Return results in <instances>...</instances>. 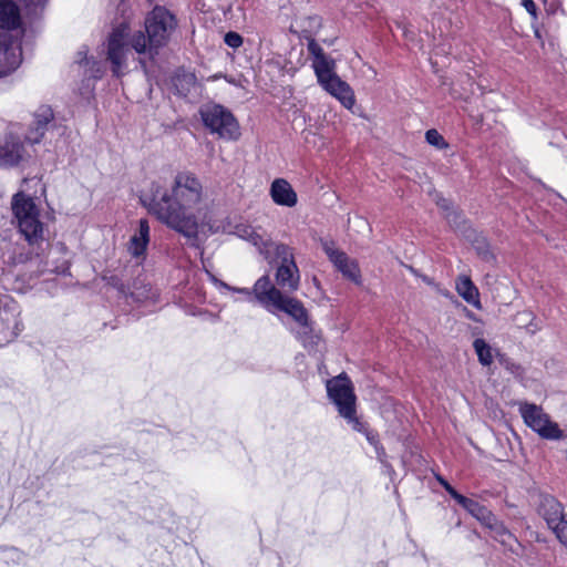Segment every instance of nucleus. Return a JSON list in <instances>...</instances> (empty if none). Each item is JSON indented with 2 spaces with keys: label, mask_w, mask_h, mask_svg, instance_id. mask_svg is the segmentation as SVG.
Listing matches in <instances>:
<instances>
[{
  "label": "nucleus",
  "mask_w": 567,
  "mask_h": 567,
  "mask_svg": "<svg viewBox=\"0 0 567 567\" xmlns=\"http://www.w3.org/2000/svg\"><path fill=\"white\" fill-rule=\"evenodd\" d=\"M150 192V213L184 237L197 240L198 229L209 213L208 197L199 178L190 172H178L168 186L153 182Z\"/></svg>",
  "instance_id": "1"
},
{
  "label": "nucleus",
  "mask_w": 567,
  "mask_h": 567,
  "mask_svg": "<svg viewBox=\"0 0 567 567\" xmlns=\"http://www.w3.org/2000/svg\"><path fill=\"white\" fill-rule=\"evenodd\" d=\"M254 299L271 313L281 311L291 317L302 329V333L311 332V321L307 309L297 298L290 297L270 280L269 276L260 277L252 288Z\"/></svg>",
  "instance_id": "2"
},
{
  "label": "nucleus",
  "mask_w": 567,
  "mask_h": 567,
  "mask_svg": "<svg viewBox=\"0 0 567 567\" xmlns=\"http://www.w3.org/2000/svg\"><path fill=\"white\" fill-rule=\"evenodd\" d=\"M11 209L17 227L29 245H38L44 240V224L32 197L18 192L11 199Z\"/></svg>",
  "instance_id": "3"
},
{
  "label": "nucleus",
  "mask_w": 567,
  "mask_h": 567,
  "mask_svg": "<svg viewBox=\"0 0 567 567\" xmlns=\"http://www.w3.org/2000/svg\"><path fill=\"white\" fill-rule=\"evenodd\" d=\"M329 399L337 406V410L354 431L363 430V422L357 416V398L351 380L346 373L327 381Z\"/></svg>",
  "instance_id": "4"
},
{
  "label": "nucleus",
  "mask_w": 567,
  "mask_h": 567,
  "mask_svg": "<svg viewBox=\"0 0 567 567\" xmlns=\"http://www.w3.org/2000/svg\"><path fill=\"white\" fill-rule=\"evenodd\" d=\"M204 125L213 134L226 141H236L240 136L239 124L234 115L219 104H207L200 109Z\"/></svg>",
  "instance_id": "5"
},
{
  "label": "nucleus",
  "mask_w": 567,
  "mask_h": 567,
  "mask_svg": "<svg viewBox=\"0 0 567 567\" xmlns=\"http://www.w3.org/2000/svg\"><path fill=\"white\" fill-rule=\"evenodd\" d=\"M519 413L525 424L542 439L549 441L567 439V431L560 429L558 423L554 422L542 406L527 402L520 403Z\"/></svg>",
  "instance_id": "6"
},
{
  "label": "nucleus",
  "mask_w": 567,
  "mask_h": 567,
  "mask_svg": "<svg viewBox=\"0 0 567 567\" xmlns=\"http://www.w3.org/2000/svg\"><path fill=\"white\" fill-rule=\"evenodd\" d=\"M130 52L128 24L122 22L113 28L106 43V60L111 63L114 76L120 78L125 73Z\"/></svg>",
  "instance_id": "7"
},
{
  "label": "nucleus",
  "mask_w": 567,
  "mask_h": 567,
  "mask_svg": "<svg viewBox=\"0 0 567 567\" xmlns=\"http://www.w3.org/2000/svg\"><path fill=\"white\" fill-rule=\"evenodd\" d=\"M177 21L173 13L164 7H155L145 19V31L150 47L157 49L167 43Z\"/></svg>",
  "instance_id": "8"
},
{
  "label": "nucleus",
  "mask_w": 567,
  "mask_h": 567,
  "mask_svg": "<svg viewBox=\"0 0 567 567\" xmlns=\"http://www.w3.org/2000/svg\"><path fill=\"white\" fill-rule=\"evenodd\" d=\"M272 259L278 262L275 274L276 284L289 292L297 291L300 284V272L292 249L284 244L275 246Z\"/></svg>",
  "instance_id": "9"
},
{
  "label": "nucleus",
  "mask_w": 567,
  "mask_h": 567,
  "mask_svg": "<svg viewBox=\"0 0 567 567\" xmlns=\"http://www.w3.org/2000/svg\"><path fill=\"white\" fill-rule=\"evenodd\" d=\"M21 309L9 296L0 298V347L13 341L22 331Z\"/></svg>",
  "instance_id": "10"
},
{
  "label": "nucleus",
  "mask_w": 567,
  "mask_h": 567,
  "mask_svg": "<svg viewBox=\"0 0 567 567\" xmlns=\"http://www.w3.org/2000/svg\"><path fill=\"white\" fill-rule=\"evenodd\" d=\"M27 157L25 147L17 134L9 132L0 140V167L18 166Z\"/></svg>",
  "instance_id": "11"
},
{
  "label": "nucleus",
  "mask_w": 567,
  "mask_h": 567,
  "mask_svg": "<svg viewBox=\"0 0 567 567\" xmlns=\"http://www.w3.org/2000/svg\"><path fill=\"white\" fill-rule=\"evenodd\" d=\"M235 235L255 246L258 252L266 259L272 258L275 246L279 245L274 243L271 238L266 234V231L261 230L260 228H255L250 225L236 226Z\"/></svg>",
  "instance_id": "12"
},
{
  "label": "nucleus",
  "mask_w": 567,
  "mask_h": 567,
  "mask_svg": "<svg viewBox=\"0 0 567 567\" xmlns=\"http://www.w3.org/2000/svg\"><path fill=\"white\" fill-rule=\"evenodd\" d=\"M323 249L331 262L346 278L353 281L355 285H361V271L354 259H351L346 252L334 248L333 244L324 243Z\"/></svg>",
  "instance_id": "13"
},
{
  "label": "nucleus",
  "mask_w": 567,
  "mask_h": 567,
  "mask_svg": "<svg viewBox=\"0 0 567 567\" xmlns=\"http://www.w3.org/2000/svg\"><path fill=\"white\" fill-rule=\"evenodd\" d=\"M22 60L21 48L10 37H0V76L7 75L16 70Z\"/></svg>",
  "instance_id": "14"
},
{
  "label": "nucleus",
  "mask_w": 567,
  "mask_h": 567,
  "mask_svg": "<svg viewBox=\"0 0 567 567\" xmlns=\"http://www.w3.org/2000/svg\"><path fill=\"white\" fill-rule=\"evenodd\" d=\"M319 84L332 96L338 99L346 109H352L355 103L353 90L350 85L342 81L336 73L330 78L319 82Z\"/></svg>",
  "instance_id": "15"
},
{
  "label": "nucleus",
  "mask_w": 567,
  "mask_h": 567,
  "mask_svg": "<svg viewBox=\"0 0 567 567\" xmlns=\"http://www.w3.org/2000/svg\"><path fill=\"white\" fill-rule=\"evenodd\" d=\"M272 202L282 207H295L298 203V195L285 178H276L272 181L269 189Z\"/></svg>",
  "instance_id": "16"
},
{
  "label": "nucleus",
  "mask_w": 567,
  "mask_h": 567,
  "mask_svg": "<svg viewBox=\"0 0 567 567\" xmlns=\"http://www.w3.org/2000/svg\"><path fill=\"white\" fill-rule=\"evenodd\" d=\"M53 118V112L49 106L40 107L34 114V128L27 134L25 140L30 144H37L41 141L47 125Z\"/></svg>",
  "instance_id": "17"
},
{
  "label": "nucleus",
  "mask_w": 567,
  "mask_h": 567,
  "mask_svg": "<svg viewBox=\"0 0 567 567\" xmlns=\"http://www.w3.org/2000/svg\"><path fill=\"white\" fill-rule=\"evenodd\" d=\"M455 289L457 293L470 305L476 309H482L480 300V291L466 275H461L455 280Z\"/></svg>",
  "instance_id": "18"
},
{
  "label": "nucleus",
  "mask_w": 567,
  "mask_h": 567,
  "mask_svg": "<svg viewBox=\"0 0 567 567\" xmlns=\"http://www.w3.org/2000/svg\"><path fill=\"white\" fill-rule=\"evenodd\" d=\"M150 241V225L146 219H141L137 231L132 236L128 244V251L133 257H141L145 254Z\"/></svg>",
  "instance_id": "19"
},
{
  "label": "nucleus",
  "mask_w": 567,
  "mask_h": 567,
  "mask_svg": "<svg viewBox=\"0 0 567 567\" xmlns=\"http://www.w3.org/2000/svg\"><path fill=\"white\" fill-rule=\"evenodd\" d=\"M542 514L550 529L557 528L561 525L564 518V511L561 504L555 498H545L540 507Z\"/></svg>",
  "instance_id": "20"
},
{
  "label": "nucleus",
  "mask_w": 567,
  "mask_h": 567,
  "mask_svg": "<svg viewBox=\"0 0 567 567\" xmlns=\"http://www.w3.org/2000/svg\"><path fill=\"white\" fill-rule=\"evenodd\" d=\"M21 23L20 11L10 0H0V28L13 30Z\"/></svg>",
  "instance_id": "21"
},
{
  "label": "nucleus",
  "mask_w": 567,
  "mask_h": 567,
  "mask_svg": "<svg viewBox=\"0 0 567 567\" xmlns=\"http://www.w3.org/2000/svg\"><path fill=\"white\" fill-rule=\"evenodd\" d=\"M76 63L84 68V75L90 79H100L103 75L104 68L101 62L89 59L86 50H80L76 54Z\"/></svg>",
  "instance_id": "22"
},
{
  "label": "nucleus",
  "mask_w": 567,
  "mask_h": 567,
  "mask_svg": "<svg viewBox=\"0 0 567 567\" xmlns=\"http://www.w3.org/2000/svg\"><path fill=\"white\" fill-rule=\"evenodd\" d=\"M318 83L336 74V61L328 54L312 61L311 64Z\"/></svg>",
  "instance_id": "23"
},
{
  "label": "nucleus",
  "mask_w": 567,
  "mask_h": 567,
  "mask_svg": "<svg viewBox=\"0 0 567 567\" xmlns=\"http://www.w3.org/2000/svg\"><path fill=\"white\" fill-rule=\"evenodd\" d=\"M473 348L477 354L478 362L482 365L489 367L493 363V349L484 339H475L473 342Z\"/></svg>",
  "instance_id": "24"
},
{
  "label": "nucleus",
  "mask_w": 567,
  "mask_h": 567,
  "mask_svg": "<svg viewBox=\"0 0 567 567\" xmlns=\"http://www.w3.org/2000/svg\"><path fill=\"white\" fill-rule=\"evenodd\" d=\"M466 511L486 527L494 522L495 516L492 512L474 499L472 505L466 507Z\"/></svg>",
  "instance_id": "25"
},
{
  "label": "nucleus",
  "mask_w": 567,
  "mask_h": 567,
  "mask_svg": "<svg viewBox=\"0 0 567 567\" xmlns=\"http://www.w3.org/2000/svg\"><path fill=\"white\" fill-rule=\"evenodd\" d=\"M128 47L132 48L138 54L146 53L147 51H152V49H153L150 47L148 37H146L143 31L138 30L134 34L131 35L130 29H128Z\"/></svg>",
  "instance_id": "26"
},
{
  "label": "nucleus",
  "mask_w": 567,
  "mask_h": 567,
  "mask_svg": "<svg viewBox=\"0 0 567 567\" xmlns=\"http://www.w3.org/2000/svg\"><path fill=\"white\" fill-rule=\"evenodd\" d=\"M491 529L492 536L503 545H511L513 540H515L514 536L511 532L499 523L496 517L494 522L487 526Z\"/></svg>",
  "instance_id": "27"
},
{
  "label": "nucleus",
  "mask_w": 567,
  "mask_h": 567,
  "mask_svg": "<svg viewBox=\"0 0 567 567\" xmlns=\"http://www.w3.org/2000/svg\"><path fill=\"white\" fill-rule=\"evenodd\" d=\"M196 78L194 74H184L175 79V87L181 95L186 96L192 89L196 87Z\"/></svg>",
  "instance_id": "28"
},
{
  "label": "nucleus",
  "mask_w": 567,
  "mask_h": 567,
  "mask_svg": "<svg viewBox=\"0 0 567 567\" xmlns=\"http://www.w3.org/2000/svg\"><path fill=\"white\" fill-rule=\"evenodd\" d=\"M209 277L212 279V281L214 282V285L216 286V288H218L219 290H227V291H233V292H237V293H241L244 295L248 300H252L254 299V292H252V289H248V288H236V287H231L229 286L228 284L217 279L215 276H213L212 274H209Z\"/></svg>",
  "instance_id": "29"
},
{
  "label": "nucleus",
  "mask_w": 567,
  "mask_h": 567,
  "mask_svg": "<svg viewBox=\"0 0 567 567\" xmlns=\"http://www.w3.org/2000/svg\"><path fill=\"white\" fill-rule=\"evenodd\" d=\"M305 39L307 40V49L312 61L327 55L321 45L315 40V38L311 35H305Z\"/></svg>",
  "instance_id": "30"
},
{
  "label": "nucleus",
  "mask_w": 567,
  "mask_h": 567,
  "mask_svg": "<svg viewBox=\"0 0 567 567\" xmlns=\"http://www.w3.org/2000/svg\"><path fill=\"white\" fill-rule=\"evenodd\" d=\"M425 140L430 145L439 150L447 147V143L445 142L444 137L439 133V131L434 128L426 131Z\"/></svg>",
  "instance_id": "31"
},
{
  "label": "nucleus",
  "mask_w": 567,
  "mask_h": 567,
  "mask_svg": "<svg viewBox=\"0 0 567 567\" xmlns=\"http://www.w3.org/2000/svg\"><path fill=\"white\" fill-rule=\"evenodd\" d=\"M224 40H225V43L233 49H237L243 44V37L239 33L234 32V31L227 32L225 34Z\"/></svg>",
  "instance_id": "32"
},
{
  "label": "nucleus",
  "mask_w": 567,
  "mask_h": 567,
  "mask_svg": "<svg viewBox=\"0 0 567 567\" xmlns=\"http://www.w3.org/2000/svg\"><path fill=\"white\" fill-rule=\"evenodd\" d=\"M553 532L556 534L560 543L567 546V520H563L561 525L554 528Z\"/></svg>",
  "instance_id": "33"
},
{
  "label": "nucleus",
  "mask_w": 567,
  "mask_h": 567,
  "mask_svg": "<svg viewBox=\"0 0 567 567\" xmlns=\"http://www.w3.org/2000/svg\"><path fill=\"white\" fill-rule=\"evenodd\" d=\"M360 433H363L368 440V442L373 445V446H378V443H379V440H378V435L377 433H374L373 431H370L365 423H363V430L362 431H359Z\"/></svg>",
  "instance_id": "34"
},
{
  "label": "nucleus",
  "mask_w": 567,
  "mask_h": 567,
  "mask_svg": "<svg viewBox=\"0 0 567 567\" xmlns=\"http://www.w3.org/2000/svg\"><path fill=\"white\" fill-rule=\"evenodd\" d=\"M452 497L460 504L462 505L465 509L468 505H472V501L471 498H467L463 495H461L460 493L457 492H453L452 493Z\"/></svg>",
  "instance_id": "35"
},
{
  "label": "nucleus",
  "mask_w": 567,
  "mask_h": 567,
  "mask_svg": "<svg viewBox=\"0 0 567 567\" xmlns=\"http://www.w3.org/2000/svg\"><path fill=\"white\" fill-rule=\"evenodd\" d=\"M478 255L486 261L492 260L493 254L489 251L488 247L486 245L484 246H477L476 247Z\"/></svg>",
  "instance_id": "36"
},
{
  "label": "nucleus",
  "mask_w": 567,
  "mask_h": 567,
  "mask_svg": "<svg viewBox=\"0 0 567 567\" xmlns=\"http://www.w3.org/2000/svg\"><path fill=\"white\" fill-rule=\"evenodd\" d=\"M522 6L527 10L528 13H530V16H533L534 18L537 17L536 4L533 0H523Z\"/></svg>",
  "instance_id": "37"
},
{
  "label": "nucleus",
  "mask_w": 567,
  "mask_h": 567,
  "mask_svg": "<svg viewBox=\"0 0 567 567\" xmlns=\"http://www.w3.org/2000/svg\"><path fill=\"white\" fill-rule=\"evenodd\" d=\"M25 6L33 11H37L39 8H43L48 0H24Z\"/></svg>",
  "instance_id": "38"
},
{
  "label": "nucleus",
  "mask_w": 567,
  "mask_h": 567,
  "mask_svg": "<svg viewBox=\"0 0 567 567\" xmlns=\"http://www.w3.org/2000/svg\"><path fill=\"white\" fill-rule=\"evenodd\" d=\"M409 270L414 276L420 277L425 284H427V285H432L433 284V280L430 277H427L425 275H420L419 271L416 269H414L413 267L410 266Z\"/></svg>",
  "instance_id": "39"
},
{
  "label": "nucleus",
  "mask_w": 567,
  "mask_h": 567,
  "mask_svg": "<svg viewBox=\"0 0 567 567\" xmlns=\"http://www.w3.org/2000/svg\"><path fill=\"white\" fill-rule=\"evenodd\" d=\"M441 485L445 488V491L452 496L453 492H456L445 480H439Z\"/></svg>",
  "instance_id": "40"
},
{
  "label": "nucleus",
  "mask_w": 567,
  "mask_h": 567,
  "mask_svg": "<svg viewBox=\"0 0 567 567\" xmlns=\"http://www.w3.org/2000/svg\"><path fill=\"white\" fill-rule=\"evenodd\" d=\"M505 368H506L507 370H511L513 373H515L517 370H519V367H518V365H516V364H515V363H513V362H506Z\"/></svg>",
  "instance_id": "41"
},
{
  "label": "nucleus",
  "mask_w": 567,
  "mask_h": 567,
  "mask_svg": "<svg viewBox=\"0 0 567 567\" xmlns=\"http://www.w3.org/2000/svg\"><path fill=\"white\" fill-rule=\"evenodd\" d=\"M442 207L447 208L446 199H443Z\"/></svg>",
  "instance_id": "42"
},
{
  "label": "nucleus",
  "mask_w": 567,
  "mask_h": 567,
  "mask_svg": "<svg viewBox=\"0 0 567 567\" xmlns=\"http://www.w3.org/2000/svg\"><path fill=\"white\" fill-rule=\"evenodd\" d=\"M311 20L319 23V19L316 16L313 18H311Z\"/></svg>",
  "instance_id": "43"
},
{
  "label": "nucleus",
  "mask_w": 567,
  "mask_h": 567,
  "mask_svg": "<svg viewBox=\"0 0 567 567\" xmlns=\"http://www.w3.org/2000/svg\"><path fill=\"white\" fill-rule=\"evenodd\" d=\"M544 2H546V0H543Z\"/></svg>",
  "instance_id": "44"
}]
</instances>
